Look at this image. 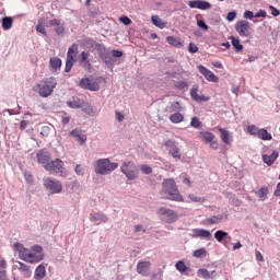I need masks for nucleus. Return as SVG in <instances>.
<instances>
[{
	"mask_svg": "<svg viewBox=\"0 0 280 280\" xmlns=\"http://www.w3.org/2000/svg\"><path fill=\"white\" fill-rule=\"evenodd\" d=\"M110 52H112V58H121V56H124V51L121 50L114 49V50H110Z\"/></svg>",
	"mask_w": 280,
	"mask_h": 280,
	"instance_id": "nucleus-58",
	"label": "nucleus"
},
{
	"mask_svg": "<svg viewBox=\"0 0 280 280\" xmlns=\"http://www.w3.org/2000/svg\"><path fill=\"white\" fill-rule=\"evenodd\" d=\"M256 196L260 198L261 202H264V200L268 198V187L262 186L261 188H259V190L256 191Z\"/></svg>",
	"mask_w": 280,
	"mask_h": 280,
	"instance_id": "nucleus-39",
	"label": "nucleus"
},
{
	"mask_svg": "<svg viewBox=\"0 0 280 280\" xmlns=\"http://www.w3.org/2000/svg\"><path fill=\"white\" fill-rule=\"evenodd\" d=\"M273 196H276L277 198L280 197V182L276 186V190L273 192Z\"/></svg>",
	"mask_w": 280,
	"mask_h": 280,
	"instance_id": "nucleus-64",
	"label": "nucleus"
},
{
	"mask_svg": "<svg viewBox=\"0 0 280 280\" xmlns=\"http://www.w3.org/2000/svg\"><path fill=\"white\" fill-rule=\"evenodd\" d=\"M45 259V254H43V247L39 245H34L31 248L26 264H39Z\"/></svg>",
	"mask_w": 280,
	"mask_h": 280,
	"instance_id": "nucleus-8",
	"label": "nucleus"
},
{
	"mask_svg": "<svg viewBox=\"0 0 280 280\" xmlns=\"http://www.w3.org/2000/svg\"><path fill=\"white\" fill-rule=\"evenodd\" d=\"M60 20H58V19H54V20H50L49 21V25H50V27H58V26H60Z\"/></svg>",
	"mask_w": 280,
	"mask_h": 280,
	"instance_id": "nucleus-62",
	"label": "nucleus"
},
{
	"mask_svg": "<svg viewBox=\"0 0 280 280\" xmlns=\"http://www.w3.org/2000/svg\"><path fill=\"white\" fill-rule=\"evenodd\" d=\"M260 130H261V129L258 128V127L255 126V125H250V126L247 127V131H248L249 135H252L253 137H258Z\"/></svg>",
	"mask_w": 280,
	"mask_h": 280,
	"instance_id": "nucleus-42",
	"label": "nucleus"
},
{
	"mask_svg": "<svg viewBox=\"0 0 280 280\" xmlns=\"http://www.w3.org/2000/svg\"><path fill=\"white\" fill-rule=\"evenodd\" d=\"M198 277H201L202 279H211V273L207 269H199L197 271Z\"/></svg>",
	"mask_w": 280,
	"mask_h": 280,
	"instance_id": "nucleus-44",
	"label": "nucleus"
},
{
	"mask_svg": "<svg viewBox=\"0 0 280 280\" xmlns=\"http://www.w3.org/2000/svg\"><path fill=\"white\" fill-rule=\"evenodd\" d=\"M279 159V151H273L270 155L262 154V162L270 167Z\"/></svg>",
	"mask_w": 280,
	"mask_h": 280,
	"instance_id": "nucleus-22",
	"label": "nucleus"
},
{
	"mask_svg": "<svg viewBox=\"0 0 280 280\" xmlns=\"http://www.w3.org/2000/svg\"><path fill=\"white\" fill-rule=\"evenodd\" d=\"M151 280H163V270L159 269L158 271L151 275Z\"/></svg>",
	"mask_w": 280,
	"mask_h": 280,
	"instance_id": "nucleus-49",
	"label": "nucleus"
},
{
	"mask_svg": "<svg viewBox=\"0 0 280 280\" xmlns=\"http://www.w3.org/2000/svg\"><path fill=\"white\" fill-rule=\"evenodd\" d=\"M150 266H152L150 261H139L137 264L138 275H141V277H150Z\"/></svg>",
	"mask_w": 280,
	"mask_h": 280,
	"instance_id": "nucleus-18",
	"label": "nucleus"
},
{
	"mask_svg": "<svg viewBox=\"0 0 280 280\" xmlns=\"http://www.w3.org/2000/svg\"><path fill=\"white\" fill-rule=\"evenodd\" d=\"M74 172L78 176H84V167L80 164L75 166Z\"/></svg>",
	"mask_w": 280,
	"mask_h": 280,
	"instance_id": "nucleus-56",
	"label": "nucleus"
},
{
	"mask_svg": "<svg viewBox=\"0 0 280 280\" xmlns=\"http://www.w3.org/2000/svg\"><path fill=\"white\" fill-rule=\"evenodd\" d=\"M190 237L194 240H206V242H211L213 240V235H211V231L206 230V229H192V232L190 234Z\"/></svg>",
	"mask_w": 280,
	"mask_h": 280,
	"instance_id": "nucleus-14",
	"label": "nucleus"
},
{
	"mask_svg": "<svg viewBox=\"0 0 280 280\" xmlns=\"http://www.w3.org/2000/svg\"><path fill=\"white\" fill-rule=\"evenodd\" d=\"M269 10H270L272 16H279L280 15L279 9H277L275 5H269Z\"/></svg>",
	"mask_w": 280,
	"mask_h": 280,
	"instance_id": "nucleus-61",
	"label": "nucleus"
},
{
	"mask_svg": "<svg viewBox=\"0 0 280 280\" xmlns=\"http://www.w3.org/2000/svg\"><path fill=\"white\" fill-rule=\"evenodd\" d=\"M49 67H50V71L52 73H56V71H58V69H60L62 67V59H60L58 57L50 58Z\"/></svg>",
	"mask_w": 280,
	"mask_h": 280,
	"instance_id": "nucleus-28",
	"label": "nucleus"
},
{
	"mask_svg": "<svg viewBox=\"0 0 280 280\" xmlns=\"http://www.w3.org/2000/svg\"><path fill=\"white\" fill-rule=\"evenodd\" d=\"M79 89H84L85 91H100V82L93 77H84L78 83Z\"/></svg>",
	"mask_w": 280,
	"mask_h": 280,
	"instance_id": "nucleus-7",
	"label": "nucleus"
},
{
	"mask_svg": "<svg viewBox=\"0 0 280 280\" xmlns=\"http://www.w3.org/2000/svg\"><path fill=\"white\" fill-rule=\"evenodd\" d=\"M14 250L19 253V257L22 259V261H27L28 255L31 253L30 249H27L23 244L21 243H14Z\"/></svg>",
	"mask_w": 280,
	"mask_h": 280,
	"instance_id": "nucleus-17",
	"label": "nucleus"
},
{
	"mask_svg": "<svg viewBox=\"0 0 280 280\" xmlns=\"http://www.w3.org/2000/svg\"><path fill=\"white\" fill-rule=\"evenodd\" d=\"M58 86V82L56 81V78L50 77L47 79H44L39 84L35 86V91L40 95V97H49L51 93H54V90Z\"/></svg>",
	"mask_w": 280,
	"mask_h": 280,
	"instance_id": "nucleus-3",
	"label": "nucleus"
},
{
	"mask_svg": "<svg viewBox=\"0 0 280 280\" xmlns=\"http://www.w3.org/2000/svg\"><path fill=\"white\" fill-rule=\"evenodd\" d=\"M13 269L14 270H20L22 277H24V279H30V277H32V270H30V266L25 265L22 261L16 260L15 264L13 265Z\"/></svg>",
	"mask_w": 280,
	"mask_h": 280,
	"instance_id": "nucleus-16",
	"label": "nucleus"
},
{
	"mask_svg": "<svg viewBox=\"0 0 280 280\" xmlns=\"http://www.w3.org/2000/svg\"><path fill=\"white\" fill-rule=\"evenodd\" d=\"M234 19H237V12L236 11H230L226 15V21H229V23H233Z\"/></svg>",
	"mask_w": 280,
	"mask_h": 280,
	"instance_id": "nucleus-54",
	"label": "nucleus"
},
{
	"mask_svg": "<svg viewBox=\"0 0 280 280\" xmlns=\"http://www.w3.org/2000/svg\"><path fill=\"white\" fill-rule=\"evenodd\" d=\"M185 116L180 114V112H175L173 115L170 116V121L172 124H180L184 121Z\"/></svg>",
	"mask_w": 280,
	"mask_h": 280,
	"instance_id": "nucleus-37",
	"label": "nucleus"
},
{
	"mask_svg": "<svg viewBox=\"0 0 280 280\" xmlns=\"http://www.w3.org/2000/svg\"><path fill=\"white\" fill-rule=\"evenodd\" d=\"M171 110L172 113H178V110H183V106L180 105V102H173L171 104Z\"/></svg>",
	"mask_w": 280,
	"mask_h": 280,
	"instance_id": "nucleus-48",
	"label": "nucleus"
},
{
	"mask_svg": "<svg viewBox=\"0 0 280 280\" xmlns=\"http://www.w3.org/2000/svg\"><path fill=\"white\" fill-rule=\"evenodd\" d=\"M197 25L198 27H200V30H203V32H207L209 30V25H207L205 20L197 21Z\"/></svg>",
	"mask_w": 280,
	"mask_h": 280,
	"instance_id": "nucleus-55",
	"label": "nucleus"
},
{
	"mask_svg": "<svg viewBox=\"0 0 280 280\" xmlns=\"http://www.w3.org/2000/svg\"><path fill=\"white\" fill-rule=\"evenodd\" d=\"M36 159L38 163H40L45 170L46 165H49V153L45 152V150H40L36 154Z\"/></svg>",
	"mask_w": 280,
	"mask_h": 280,
	"instance_id": "nucleus-23",
	"label": "nucleus"
},
{
	"mask_svg": "<svg viewBox=\"0 0 280 280\" xmlns=\"http://www.w3.org/2000/svg\"><path fill=\"white\" fill-rule=\"evenodd\" d=\"M161 196L166 200L183 202V196H180V192L178 191V186L176 185V180H174L173 178L163 180Z\"/></svg>",
	"mask_w": 280,
	"mask_h": 280,
	"instance_id": "nucleus-1",
	"label": "nucleus"
},
{
	"mask_svg": "<svg viewBox=\"0 0 280 280\" xmlns=\"http://www.w3.org/2000/svg\"><path fill=\"white\" fill-rule=\"evenodd\" d=\"M198 137L201 139V141H203V143H211V141L215 139V135H213L211 131H200Z\"/></svg>",
	"mask_w": 280,
	"mask_h": 280,
	"instance_id": "nucleus-29",
	"label": "nucleus"
},
{
	"mask_svg": "<svg viewBox=\"0 0 280 280\" xmlns=\"http://www.w3.org/2000/svg\"><path fill=\"white\" fill-rule=\"evenodd\" d=\"M188 51L190 54H198V46L194 43H190L188 46Z\"/></svg>",
	"mask_w": 280,
	"mask_h": 280,
	"instance_id": "nucleus-59",
	"label": "nucleus"
},
{
	"mask_svg": "<svg viewBox=\"0 0 280 280\" xmlns=\"http://www.w3.org/2000/svg\"><path fill=\"white\" fill-rule=\"evenodd\" d=\"M151 23L155 25V27H159L160 30H165L167 27V23L163 22L159 15H152L151 16Z\"/></svg>",
	"mask_w": 280,
	"mask_h": 280,
	"instance_id": "nucleus-31",
	"label": "nucleus"
},
{
	"mask_svg": "<svg viewBox=\"0 0 280 280\" xmlns=\"http://www.w3.org/2000/svg\"><path fill=\"white\" fill-rule=\"evenodd\" d=\"M95 49L98 54V57L106 65V67H108L109 69H113L117 60L113 58V54L110 52V49H107L104 44H100V43L95 44Z\"/></svg>",
	"mask_w": 280,
	"mask_h": 280,
	"instance_id": "nucleus-4",
	"label": "nucleus"
},
{
	"mask_svg": "<svg viewBox=\"0 0 280 280\" xmlns=\"http://www.w3.org/2000/svg\"><path fill=\"white\" fill-rule=\"evenodd\" d=\"M267 16V13H266V10H259L255 15H254V19H266Z\"/></svg>",
	"mask_w": 280,
	"mask_h": 280,
	"instance_id": "nucleus-57",
	"label": "nucleus"
},
{
	"mask_svg": "<svg viewBox=\"0 0 280 280\" xmlns=\"http://www.w3.org/2000/svg\"><path fill=\"white\" fill-rule=\"evenodd\" d=\"M243 16H244V19H247L248 21H253V23H257V20H253V19H255V13L250 10H246L244 12Z\"/></svg>",
	"mask_w": 280,
	"mask_h": 280,
	"instance_id": "nucleus-46",
	"label": "nucleus"
},
{
	"mask_svg": "<svg viewBox=\"0 0 280 280\" xmlns=\"http://www.w3.org/2000/svg\"><path fill=\"white\" fill-rule=\"evenodd\" d=\"M159 213L162 215V220L163 222H166V224H174V222L178 220V214L172 209L160 208Z\"/></svg>",
	"mask_w": 280,
	"mask_h": 280,
	"instance_id": "nucleus-12",
	"label": "nucleus"
},
{
	"mask_svg": "<svg viewBox=\"0 0 280 280\" xmlns=\"http://www.w3.org/2000/svg\"><path fill=\"white\" fill-rule=\"evenodd\" d=\"M67 105L69 106V108H82V106L84 105V101L75 97L72 101H68Z\"/></svg>",
	"mask_w": 280,
	"mask_h": 280,
	"instance_id": "nucleus-35",
	"label": "nucleus"
},
{
	"mask_svg": "<svg viewBox=\"0 0 280 280\" xmlns=\"http://www.w3.org/2000/svg\"><path fill=\"white\" fill-rule=\"evenodd\" d=\"M45 170L52 176H67V172L65 171V162H62L60 159L50 161L49 164H46Z\"/></svg>",
	"mask_w": 280,
	"mask_h": 280,
	"instance_id": "nucleus-6",
	"label": "nucleus"
},
{
	"mask_svg": "<svg viewBox=\"0 0 280 280\" xmlns=\"http://www.w3.org/2000/svg\"><path fill=\"white\" fill-rule=\"evenodd\" d=\"M50 132H51V127L43 126L42 130H40V136L42 137H49Z\"/></svg>",
	"mask_w": 280,
	"mask_h": 280,
	"instance_id": "nucleus-51",
	"label": "nucleus"
},
{
	"mask_svg": "<svg viewBox=\"0 0 280 280\" xmlns=\"http://www.w3.org/2000/svg\"><path fill=\"white\" fill-rule=\"evenodd\" d=\"M78 56V44H72L69 47L66 59L65 73H69L71 69H73V65L75 63V57Z\"/></svg>",
	"mask_w": 280,
	"mask_h": 280,
	"instance_id": "nucleus-9",
	"label": "nucleus"
},
{
	"mask_svg": "<svg viewBox=\"0 0 280 280\" xmlns=\"http://www.w3.org/2000/svg\"><path fill=\"white\" fill-rule=\"evenodd\" d=\"M164 145L171 156L175 159V161H180L183 153H180V148H178V143L174 140H166Z\"/></svg>",
	"mask_w": 280,
	"mask_h": 280,
	"instance_id": "nucleus-11",
	"label": "nucleus"
},
{
	"mask_svg": "<svg viewBox=\"0 0 280 280\" xmlns=\"http://www.w3.org/2000/svg\"><path fill=\"white\" fill-rule=\"evenodd\" d=\"M117 167H119V164L117 162H110L109 159H100L94 163V172L101 176H106V174L115 172Z\"/></svg>",
	"mask_w": 280,
	"mask_h": 280,
	"instance_id": "nucleus-2",
	"label": "nucleus"
},
{
	"mask_svg": "<svg viewBox=\"0 0 280 280\" xmlns=\"http://www.w3.org/2000/svg\"><path fill=\"white\" fill-rule=\"evenodd\" d=\"M194 257H197L198 259H202V257H207V249L205 248H199L194 252Z\"/></svg>",
	"mask_w": 280,
	"mask_h": 280,
	"instance_id": "nucleus-43",
	"label": "nucleus"
},
{
	"mask_svg": "<svg viewBox=\"0 0 280 280\" xmlns=\"http://www.w3.org/2000/svg\"><path fill=\"white\" fill-rule=\"evenodd\" d=\"M69 137H73V139H77L81 144L86 143V135H82V130L80 129L71 130Z\"/></svg>",
	"mask_w": 280,
	"mask_h": 280,
	"instance_id": "nucleus-26",
	"label": "nucleus"
},
{
	"mask_svg": "<svg viewBox=\"0 0 280 280\" xmlns=\"http://www.w3.org/2000/svg\"><path fill=\"white\" fill-rule=\"evenodd\" d=\"M166 42L168 45H172V47H176L177 49H180L183 47V39L179 37H174V36H167Z\"/></svg>",
	"mask_w": 280,
	"mask_h": 280,
	"instance_id": "nucleus-30",
	"label": "nucleus"
},
{
	"mask_svg": "<svg viewBox=\"0 0 280 280\" xmlns=\"http://www.w3.org/2000/svg\"><path fill=\"white\" fill-rule=\"evenodd\" d=\"M223 220H229V214L222 213V214H217L213 217H210L203 221V224L209 225V224H220Z\"/></svg>",
	"mask_w": 280,
	"mask_h": 280,
	"instance_id": "nucleus-20",
	"label": "nucleus"
},
{
	"mask_svg": "<svg viewBox=\"0 0 280 280\" xmlns=\"http://www.w3.org/2000/svg\"><path fill=\"white\" fill-rule=\"evenodd\" d=\"M190 126L192 127V128H201V126H202V121H200V119L198 118V117H192L191 118V121H190Z\"/></svg>",
	"mask_w": 280,
	"mask_h": 280,
	"instance_id": "nucleus-47",
	"label": "nucleus"
},
{
	"mask_svg": "<svg viewBox=\"0 0 280 280\" xmlns=\"http://www.w3.org/2000/svg\"><path fill=\"white\" fill-rule=\"evenodd\" d=\"M188 198L189 200H191V202H207V199L205 197H199L194 194H190Z\"/></svg>",
	"mask_w": 280,
	"mask_h": 280,
	"instance_id": "nucleus-45",
	"label": "nucleus"
},
{
	"mask_svg": "<svg viewBox=\"0 0 280 280\" xmlns=\"http://www.w3.org/2000/svg\"><path fill=\"white\" fill-rule=\"evenodd\" d=\"M89 51H82L79 56V65L86 71H90L91 69V61H89Z\"/></svg>",
	"mask_w": 280,
	"mask_h": 280,
	"instance_id": "nucleus-21",
	"label": "nucleus"
},
{
	"mask_svg": "<svg viewBox=\"0 0 280 280\" xmlns=\"http://www.w3.org/2000/svg\"><path fill=\"white\" fill-rule=\"evenodd\" d=\"M140 170H141L142 174H147V175L152 174V166H150V165L142 164V165H140Z\"/></svg>",
	"mask_w": 280,
	"mask_h": 280,
	"instance_id": "nucleus-50",
	"label": "nucleus"
},
{
	"mask_svg": "<svg viewBox=\"0 0 280 280\" xmlns=\"http://www.w3.org/2000/svg\"><path fill=\"white\" fill-rule=\"evenodd\" d=\"M47 277V269L45 265H38L35 269L34 279L35 280H43Z\"/></svg>",
	"mask_w": 280,
	"mask_h": 280,
	"instance_id": "nucleus-27",
	"label": "nucleus"
},
{
	"mask_svg": "<svg viewBox=\"0 0 280 280\" xmlns=\"http://www.w3.org/2000/svg\"><path fill=\"white\" fill-rule=\"evenodd\" d=\"M229 237V232H225L224 230H218L214 233V238L217 240V242L222 243L224 242V240H226Z\"/></svg>",
	"mask_w": 280,
	"mask_h": 280,
	"instance_id": "nucleus-38",
	"label": "nucleus"
},
{
	"mask_svg": "<svg viewBox=\"0 0 280 280\" xmlns=\"http://www.w3.org/2000/svg\"><path fill=\"white\" fill-rule=\"evenodd\" d=\"M24 178L28 185H34V175H32V173L25 172Z\"/></svg>",
	"mask_w": 280,
	"mask_h": 280,
	"instance_id": "nucleus-52",
	"label": "nucleus"
},
{
	"mask_svg": "<svg viewBox=\"0 0 280 280\" xmlns=\"http://www.w3.org/2000/svg\"><path fill=\"white\" fill-rule=\"evenodd\" d=\"M44 187L48 189L50 194H62V183L54 177L44 179Z\"/></svg>",
	"mask_w": 280,
	"mask_h": 280,
	"instance_id": "nucleus-10",
	"label": "nucleus"
},
{
	"mask_svg": "<svg viewBox=\"0 0 280 280\" xmlns=\"http://www.w3.org/2000/svg\"><path fill=\"white\" fill-rule=\"evenodd\" d=\"M120 23H122V25H131L132 24V20H130V18H128V15H122L119 18Z\"/></svg>",
	"mask_w": 280,
	"mask_h": 280,
	"instance_id": "nucleus-53",
	"label": "nucleus"
},
{
	"mask_svg": "<svg viewBox=\"0 0 280 280\" xmlns=\"http://www.w3.org/2000/svg\"><path fill=\"white\" fill-rule=\"evenodd\" d=\"M174 88L178 91H185V89L189 88V83L187 81H174Z\"/></svg>",
	"mask_w": 280,
	"mask_h": 280,
	"instance_id": "nucleus-41",
	"label": "nucleus"
},
{
	"mask_svg": "<svg viewBox=\"0 0 280 280\" xmlns=\"http://www.w3.org/2000/svg\"><path fill=\"white\" fill-rule=\"evenodd\" d=\"M230 40H232V47H234V51H236V54H240V51L244 50V45L240 43V38L231 36Z\"/></svg>",
	"mask_w": 280,
	"mask_h": 280,
	"instance_id": "nucleus-33",
	"label": "nucleus"
},
{
	"mask_svg": "<svg viewBox=\"0 0 280 280\" xmlns=\"http://www.w3.org/2000/svg\"><path fill=\"white\" fill-rule=\"evenodd\" d=\"M219 132H221V140L225 145H231V135L229 133V130L224 128H219Z\"/></svg>",
	"mask_w": 280,
	"mask_h": 280,
	"instance_id": "nucleus-34",
	"label": "nucleus"
},
{
	"mask_svg": "<svg viewBox=\"0 0 280 280\" xmlns=\"http://www.w3.org/2000/svg\"><path fill=\"white\" fill-rule=\"evenodd\" d=\"M0 280H8V271L0 270Z\"/></svg>",
	"mask_w": 280,
	"mask_h": 280,
	"instance_id": "nucleus-63",
	"label": "nucleus"
},
{
	"mask_svg": "<svg viewBox=\"0 0 280 280\" xmlns=\"http://www.w3.org/2000/svg\"><path fill=\"white\" fill-rule=\"evenodd\" d=\"M120 172L128 180H137V178H139V167H137L132 161L122 162Z\"/></svg>",
	"mask_w": 280,
	"mask_h": 280,
	"instance_id": "nucleus-5",
	"label": "nucleus"
},
{
	"mask_svg": "<svg viewBox=\"0 0 280 280\" xmlns=\"http://www.w3.org/2000/svg\"><path fill=\"white\" fill-rule=\"evenodd\" d=\"M12 23H14V20L11 16L2 18V30H4V32L12 30Z\"/></svg>",
	"mask_w": 280,
	"mask_h": 280,
	"instance_id": "nucleus-36",
	"label": "nucleus"
},
{
	"mask_svg": "<svg viewBox=\"0 0 280 280\" xmlns=\"http://www.w3.org/2000/svg\"><path fill=\"white\" fill-rule=\"evenodd\" d=\"M198 71L208 80V82H220V79L218 75H215L211 70H209L207 67L199 65Z\"/></svg>",
	"mask_w": 280,
	"mask_h": 280,
	"instance_id": "nucleus-15",
	"label": "nucleus"
},
{
	"mask_svg": "<svg viewBox=\"0 0 280 280\" xmlns=\"http://www.w3.org/2000/svg\"><path fill=\"white\" fill-rule=\"evenodd\" d=\"M175 268L176 270H178V272H180L182 275H185V272H187V270H189V267H187V265H185V261L183 260H178L175 264Z\"/></svg>",
	"mask_w": 280,
	"mask_h": 280,
	"instance_id": "nucleus-40",
	"label": "nucleus"
},
{
	"mask_svg": "<svg viewBox=\"0 0 280 280\" xmlns=\"http://www.w3.org/2000/svg\"><path fill=\"white\" fill-rule=\"evenodd\" d=\"M90 220L96 224H102V222H108V217L102 212H93L90 214Z\"/></svg>",
	"mask_w": 280,
	"mask_h": 280,
	"instance_id": "nucleus-25",
	"label": "nucleus"
},
{
	"mask_svg": "<svg viewBox=\"0 0 280 280\" xmlns=\"http://www.w3.org/2000/svg\"><path fill=\"white\" fill-rule=\"evenodd\" d=\"M261 141H272V135L268 132V129L261 128L257 136Z\"/></svg>",
	"mask_w": 280,
	"mask_h": 280,
	"instance_id": "nucleus-32",
	"label": "nucleus"
},
{
	"mask_svg": "<svg viewBox=\"0 0 280 280\" xmlns=\"http://www.w3.org/2000/svg\"><path fill=\"white\" fill-rule=\"evenodd\" d=\"M235 30L241 38H248L250 36V23L248 21L241 20L236 22Z\"/></svg>",
	"mask_w": 280,
	"mask_h": 280,
	"instance_id": "nucleus-13",
	"label": "nucleus"
},
{
	"mask_svg": "<svg viewBox=\"0 0 280 280\" xmlns=\"http://www.w3.org/2000/svg\"><path fill=\"white\" fill-rule=\"evenodd\" d=\"M36 32H38L39 34H43L44 36H47V31L45 30V26H43V24L36 25Z\"/></svg>",
	"mask_w": 280,
	"mask_h": 280,
	"instance_id": "nucleus-60",
	"label": "nucleus"
},
{
	"mask_svg": "<svg viewBox=\"0 0 280 280\" xmlns=\"http://www.w3.org/2000/svg\"><path fill=\"white\" fill-rule=\"evenodd\" d=\"M190 97L194 100V102H209L210 100V97L206 96L205 94L199 95L198 88H191Z\"/></svg>",
	"mask_w": 280,
	"mask_h": 280,
	"instance_id": "nucleus-24",
	"label": "nucleus"
},
{
	"mask_svg": "<svg viewBox=\"0 0 280 280\" xmlns=\"http://www.w3.org/2000/svg\"><path fill=\"white\" fill-rule=\"evenodd\" d=\"M189 8L197 10H210L211 4L205 0H191L188 2Z\"/></svg>",
	"mask_w": 280,
	"mask_h": 280,
	"instance_id": "nucleus-19",
	"label": "nucleus"
}]
</instances>
